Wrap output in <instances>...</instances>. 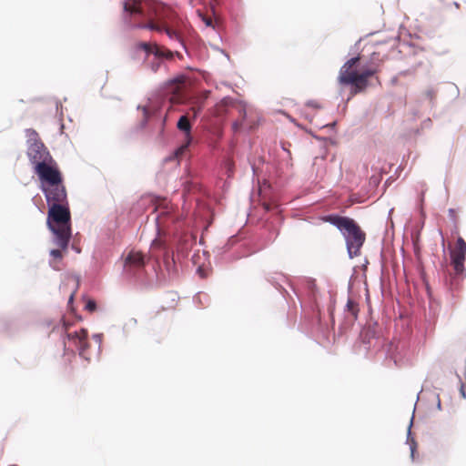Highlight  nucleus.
I'll use <instances>...</instances> for the list:
<instances>
[{
	"mask_svg": "<svg viewBox=\"0 0 466 466\" xmlns=\"http://www.w3.org/2000/svg\"><path fill=\"white\" fill-rule=\"evenodd\" d=\"M85 308L86 310H88L90 312H94L96 309V304L95 300L89 299L86 302Z\"/></svg>",
	"mask_w": 466,
	"mask_h": 466,
	"instance_id": "20",
	"label": "nucleus"
},
{
	"mask_svg": "<svg viewBox=\"0 0 466 466\" xmlns=\"http://www.w3.org/2000/svg\"><path fill=\"white\" fill-rule=\"evenodd\" d=\"M124 8L126 11L135 14L141 13L140 0H127L124 3Z\"/></svg>",
	"mask_w": 466,
	"mask_h": 466,
	"instance_id": "15",
	"label": "nucleus"
},
{
	"mask_svg": "<svg viewBox=\"0 0 466 466\" xmlns=\"http://www.w3.org/2000/svg\"><path fill=\"white\" fill-rule=\"evenodd\" d=\"M27 157L34 167V169L36 168V166L42 163H46L47 161H51L53 159L49 151L46 147V146L41 141L32 142L27 148Z\"/></svg>",
	"mask_w": 466,
	"mask_h": 466,
	"instance_id": "8",
	"label": "nucleus"
},
{
	"mask_svg": "<svg viewBox=\"0 0 466 466\" xmlns=\"http://www.w3.org/2000/svg\"><path fill=\"white\" fill-rule=\"evenodd\" d=\"M144 266L145 258L139 251L131 250L125 259V269L128 273H133L137 269H141Z\"/></svg>",
	"mask_w": 466,
	"mask_h": 466,
	"instance_id": "14",
	"label": "nucleus"
},
{
	"mask_svg": "<svg viewBox=\"0 0 466 466\" xmlns=\"http://www.w3.org/2000/svg\"><path fill=\"white\" fill-rule=\"evenodd\" d=\"M263 207H264L265 210H267V211L271 209V206L268 203H264Z\"/></svg>",
	"mask_w": 466,
	"mask_h": 466,
	"instance_id": "24",
	"label": "nucleus"
},
{
	"mask_svg": "<svg viewBox=\"0 0 466 466\" xmlns=\"http://www.w3.org/2000/svg\"><path fill=\"white\" fill-rule=\"evenodd\" d=\"M74 296H75V292L71 294L70 298H69V302H71L74 299Z\"/></svg>",
	"mask_w": 466,
	"mask_h": 466,
	"instance_id": "26",
	"label": "nucleus"
},
{
	"mask_svg": "<svg viewBox=\"0 0 466 466\" xmlns=\"http://www.w3.org/2000/svg\"><path fill=\"white\" fill-rule=\"evenodd\" d=\"M58 248H59L52 249L50 251V256L53 258V259L50 262V264L56 269H58V268L56 266V263L60 262L62 260V258H63V252L66 251V249H62L60 247H58Z\"/></svg>",
	"mask_w": 466,
	"mask_h": 466,
	"instance_id": "16",
	"label": "nucleus"
},
{
	"mask_svg": "<svg viewBox=\"0 0 466 466\" xmlns=\"http://www.w3.org/2000/svg\"><path fill=\"white\" fill-rule=\"evenodd\" d=\"M138 27L143 28V29L153 30V31H157V32H163L164 22L161 24H158L154 21H149L148 23L139 25Z\"/></svg>",
	"mask_w": 466,
	"mask_h": 466,
	"instance_id": "18",
	"label": "nucleus"
},
{
	"mask_svg": "<svg viewBox=\"0 0 466 466\" xmlns=\"http://www.w3.org/2000/svg\"><path fill=\"white\" fill-rule=\"evenodd\" d=\"M159 244V241H157V239H155L152 243V246H157Z\"/></svg>",
	"mask_w": 466,
	"mask_h": 466,
	"instance_id": "25",
	"label": "nucleus"
},
{
	"mask_svg": "<svg viewBox=\"0 0 466 466\" xmlns=\"http://www.w3.org/2000/svg\"><path fill=\"white\" fill-rule=\"evenodd\" d=\"M237 113L238 117L232 124V129L234 132H239L242 128H253V122L248 119V109L246 104L241 101L225 97L218 102L214 109V114L218 116L224 115H233Z\"/></svg>",
	"mask_w": 466,
	"mask_h": 466,
	"instance_id": "5",
	"label": "nucleus"
},
{
	"mask_svg": "<svg viewBox=\"0 0 466 466\" xmlns=\"http://www.w3.org/2000/svg\"><path fill=\"white\" fill-rule=\"evenodd\" d=\"M393 359H394V362H395V363H397V359H396V357H393Z\"/></svg>",
	"mask_w": 466,
	"mask_h": 466,
	"instance_id": "28",
	"label": "nucleus"
},
{
	"mask_svg": "<svg viewBox=\"0 0 466 466\" xmlns=\"http://www.w3.org/2000/svg\"><path fill=\"white\" fill-rule=\"evenodd\" d=\"M46 225L54 235V242L62 249H67L72 236L71 213L68 204L50 205Z\"/></svg>",
	"mask_w": 466,
	"mask_h": 466,
	"instance_id": "2",
	"label": "nucleus"
},
{
	"mask_svg": "<svg viewBox=\"0 0 466 466\" xmlns=\"http://www.w3.org/2000/svg\"><path fill=\"white\" fill-rule=\"evenodd\" d=\"M66 338L69 343H72L78 350L79 355L85 359H88L86 350L88 347L87 331L81 329L79 331L68 332Z\"/></svg>",
	"mask_w": 466,
	"mask_h": 466,
	"instance_id": "12",
	"label": "nucleus"
},
{
	"mask_svg": "<svg viewBox=\"0 0 466 466\" xmlns=\"http://www.w3.org/2000/svg\"><path fill=\"white\" fill-rule=\"evenodd\" d=\"M425 96L429 99L433 100L435 97V91L433 89H429L425 92Z\"/></svg>",
	"mask_w": 466,
	"mask_h": 466,
	"instance_id": "21",
	"label": "nucleus"
},
{
	"mask_svg": "<svg viewBox=\"0 0 466 466\" xmlns=\"http://www.w3.org/2000/svg\"><path fill=\"white\" fill-rule=\"evenodd\" d=\"M137 50H142L146 53L145 63L146 66L153 73H157L164 60L170 61L175 56L179 59L182 56L177 51H171L164 46L158 45L157 42H138L135 46Z\"/></svg>",
	"mask_w": 466,
	"mask_h": 466,
	"instance_id": "4",
	"label": "nucleus"
},
{
	"mask_svg": "<svg viewBox=\"0 0 466 466\" xmlns=\"http://www.w3.org/2000/svg\"><path fill=\"white\" fill-rule=\"evenodd\" d=\"M322 220L335 226L343 234L350 258L360 254L366 234L354 219L339 215H328L323 217Z\"/></svg>",
	"mask_w": 466,
	"mask_h": 466,
	"instance_id": "3",
	"label": "nucleus"
},
{
	"mask_svg": "<svg viewBox=\"0 0 466 466\" xmlns=\"http://www.w3.org/2000/svg\"><path fill=\"white\" fill-rule=\"evenodd\" d=\"M203 21L205 22V24L207 25H212V19L210 17H204Z\"/></svg>",
	"mask_w": 466,
	"mask_h": 466,
	"instance_id": "23",
	"label": "nucleus"
},
{
	"mask_svg": "<svg viewBox=\"0 0 466 466\" xmlns=\"http://www.w3.org/2000/svg\"><path fill=\"white\" fill-rule=\"evenodd\" d=\"M175 15V11L172 8L167 7L165 9V18L168 20L172 24V25H169L167 22H164L163 32L166 33L169 39L177 41L183 47H185V44L181 34L177 28H175L176 25L173 19Z\"/></svg>",
	"mask_w": 466,
	"mask_h": 466,
	"instance_id": "13",
	"label": "nucleus"
},
{
	"mask_svg": "<svg viewBox=\"0 0 466 466\" xmlns=\"http://www.w3.org/2000/svg\"><path fill=\"white\" fill-rule=\"evenodd\" d=\"M41 189L49 207L56 203L68 204L66 190L63 181L54 185H42Z\"/></svg>",
	"mask_w": 466,
	"mask_h": 466,
	"instance_id": "7",
	"label": "nucleus"
},
{
	"mask_svg": "<svg viewBox=\"0 0 466 466\" xmlns=\"http://www.w3.org/2000/svg\"><path fill=\"white\" fill-rule=\"evenodd\" d=\"M191 110L193 111V118H196L198 112L200 111V107H198V108L192 107Z\"/></svg>",
	"mask_w": 466,
	"mask_h": 466,
	"instance_id": "22",
	"label": "nucleus"
},
{
	"mask_svg": "<svg viewBox=\"0 0 466 466\" xmlns=\"http://www.w3.org/2000/svg\"><path fill=\"white\" fill-rule=\"evenodd\" d=\"M378 54L372 53V61L364 66L361 71L357 70V65L360 61V56H355L346 61L339 71L337 81L341 86H350V96L364 93L370 86L369 79L380 71L381 62H374Z\"/></svg>",
	"mask_w": 466,
	"mask_h": 466,
	"instance_id": "1",
	"label": "nucleus"
},
{
	"mask_svg": "<svg viewBox=\"0 0 466 466\" xmlns=\"http://www.w3.org/2000/svg\"><path fill=\"white\" fill-rule=\"evenodd\" d=\"M186 77L184 76H177L166 83V90L171 94L170 101L172 103H180L184 98Z\"/></svg>",
	"mask_w": 466,
	"mask_h": 466,
	"instance_id": "10",
	"label": "nucleus"
},
{
	"mask_svg": "<svg viewBox=\"0 0 466 466\" xmlns=\"http://www.w3.org/2000/svg\"><path fill=\"white\" fill-rule=\"evenodd\" d=\"M347 311L351 314L354 319L358 318L359 304L352 299H349L346 304Z\"/></svg>",
	"mask_w": 466,
	"mask_h": 466,
	"instance_id": "17",
	"label": "nucleus"
},
{
	"mask_svg": "<svg viewBox=\"0 0 466 466\" xmlns=\"http://www.w3.org/2000/svg\"><path fill=\"white\" fill-rule=\"evenodd\" d=\"M34 170L42 185H54L63 180L62 174L54 158L50 162L39 164Z\"/></svg>",
	"mask_w": 466,
	"mask_h": 466,
	"instance_id": "6",
	"label": "nucleus"
},
{
	"mask_svg": "<svg viewBox=\"0 0 466 466\" xmlns=\"http://www.w3.org/2000/svg\"><path fill=\"white\" fill-rule=\"evenodd\" d=\"M466 256V242L460 237L457 239L456 246L451 249V266L453 267L454 274L461 276L464 273V261Z\"/></svg>",
	"mask_w": 466,
	"mask_h": 466,
	"instance_id": "9",
	"label": "nucleus"
},
{
	"mask_svg": "<svg viewBox=\"0 0 466 466\" xmlns=\"http://www.w3.org/2000/svg\"><path fill=\"white\" fill-rule=\"evenodd\" d=\"M177 127L179 131L183 132L185 135V142L176 151V156L178 157L187 150V148L188 147V146L190 145V143L192 141V137H191L192 126H191V123H190V120H189L187 115H184V116H180V118L178 119V121L177 123Z\"/></svg>",
	"mask_w": 466,
	"mask_h": 466,
	"instance_id": "11",
	"label": "nucleus"
},
{
	"mask_svg": "<svg viewBox=\"0 0 466 466\" xmlns=\"http://www.w3.org/2000/svg\"><path fill=\"white\" fill-rule=\"evenodd\" d=\"M26 137H27V140H28L29 145L32 142L40 141L39 137H38V134L34 129H27L26 130Z\"/></svg>",
	"mask_w": 466,
	"mask_h": 466,
	"instance_id": "19",
	"label": "nucleus"
},
{
	"mask_svg": "<svg viewBox=\"0 0 466 466\" xmlns=\"http://www.w3.org/2000/svg\"><path fill=\"white\" fill-rule=\"evenodd\" d=\"M64 326H65L66 329H67V324L66 322H64Z\"/></svg>",
	"mask_w": 466,
	"mask_h": 466,
	"instance_id": "27",
	"label": "nucleus"
}]
</instances>
